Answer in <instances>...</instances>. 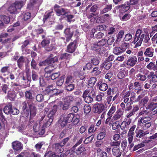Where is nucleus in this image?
<instances>
[{
    "label": "nucleus",
    "mask_w": 157,
    "mask_h": 157,
    "mask_svg": "<svg viewBox=\"0 0 157 157\" xmlns=\"http://www.w3.org/2000/svg\"><path fill=\"white\" fill-rule=\"evenodd\" d=\"M145 37V34L143 31L140 29L137 30L135 33L134 40L132 43L135 44L134 48H137L141 46Z\"/></svg>",
    "instance_id": "f257e3e1"
},
{
    "label": "nucleus",
    "mask_w": 157,
    "mask_h": 157,
    "mask_svg": "<svg viewBox=\"0 0 157 157\" xmlns=\"http://www.w3.org/2000/svg\"><path fill=\"white\" fill-rule=\"evenodd\" d=\"M25 4L23 1H17L12 4L8 8V11L11 13L15 14L17 9H20Z\"/></svg>",
    "instance_id": "f03ea898"
},
{
    "label": "nucleus",
    "mask_w": 157,
    "mask_h": 157,
    "mask_svg": "<svg viewBox=\"0 0 157 157\" xmlns=\"http://www.w3.org/2000/svg\"><path fill=\"white\" fill-rule=\"evenodd\" d=\"M54 9L56 14L59 16H65L70 13L69 10L62 8L57 4H55L54 7Z\"/></svg>",
    "instance_id": "7ed1b4c3"
},
{
    "label": "nucleus",
    "mask_w": 157,
    "mask_h": 157,
    "mask_svg": "<svg viewBox=\"0 0 157 157\" xmlns=\"http://www.w3.org/2000/svg\"><path fill=\"white\" fill-rule=\"evenodd\" d=\"M28 105L30 109V117H34L36 114V107L34 99L31 100H27Z\"/></svg>",
    "instance_id": "20e7f679"
},
{
    "label": "nucleus",
    "mask_w": 157,
    "mask_h": 157,
    "mask_svg": "<svg viewBox=\"0 0 157 157\" xmlns=\"http://www.w3.org/2000/svg\"><path fill=\"white\" fill-rule=\"evenodd\" d=\"M57 106L56 105H54L52 110L50 111L49 113L48 114V116H46L48 120L44 124L45 127H48L53 121V117L57 111Z\"/></svg>",
    "instance_id": "39448f33"
},
{
    "label": "nucleus",
    "mask_w": 157,
    "mask_h": 157,
    "mask_svg": "<svg viewBox=\"0 0 157 157\" xmlns=\"http://www.w3.org/2000/svg\"><path fill=\"white\" fill-rule=\"evenodd\" d=\"M135 87V90L136 91V93L137 94H142L146 95L147 94V90H144L141 87V84L138 82H136L134 84Z\"/></svg>",
    "instance_id": "423d86ee"
},
{
    "label": "nucleus",
    "mask_w": 157,
    "mask_h": 157,
    "mask_svg": "<svg viewBox=\"0 0 157 157\" xmlns=\"http://www.w3.org/2000/svg\"><path fill=\"white\" fill-rule=\"evenodd\" d=\"M145 116L140 117L139 119L138 123L140 125L141 124L146 123L151 119V117L150 113L147 112Z\"/></svg>",
    "instance_id": "0eeeda50"
},
{
    "label": "nucleus",
    "mask_w": 157,
    "mask_h": 157,
    "mask_svg": "<svg viewBox=\"0 0 157 157\" xmlns=\"http://www.w3.org/2000/svg\"><path fill=\"white\" fill-rule=\"evenodd\" d=\"M138 0H130V3L128 2H126L124 4L121 5L119 6L120 7L124 9V11H128L130 8V4L135 5L138 3Z\"/></svg>",
    "instance_id": "6e6552de"
},
{
    "label": "nucleus",
    "mask_w": 157,
    "mask_h": 157,
    "mask_svg": "<svg viewBox=\"0 0 157 157\" xmlns=\"http://www.w3.org/2000/svg\"><path fill=\"white\" fill-rule=\"evenodd\" d=\"M93 109L95 113L100 114L105 110V106L102 104H96L94 105Z\"/></svg>",
    "instance_id": "1a4fd4ad"
},
{
    "label": "nucleus",
    "mask_w": 157,
    "mask_h": 157,
    "mask_svg": "<svg viewBox=\"0 0 157 157\" xmlns=\"http://www.w3.org/2000/svg\"><path fill=\"white\" fill-rule=\"evenodd\" d=\"M73 26L71 27L70 28H68L65 29L64 31V33L65 34V36L66 37V41L68 42L72 37L74 30H72Z\"/></svg>",
    "instance_id": "9d476101"
},
{
    "label": "nucleus",
    "mask_w": 157,
    "mask_h": 157,
    "mask_svg": "<svg viewBox=\"0 0 157 157\" xmlns=\"http://www.w3.org/2000/svg\"><path fill=\"white\" fill-rule=\"evenodd\" d=\"M139 95L137 98H136V93L134 92H132L130 98V101L132 103L138 102L145 95L142 94H140Z\"/></svg>",
    "instance_id": "9b49d317"
},
{
    "label": "nucleus",
    "mask_w": 157,
    "mask_h": 157,
    "mask_svg": "<svg viewBox=\"0 0 157 157\" xmlns=\"http://www.w3.org/2000/svg\"><path fill=\"white\" fill-rule=\"evenodd\" d=\"M21 106L22 107V113L25 116H27L28 115L29 113L27 100L22 102L21 104Z\"/></svg>",
    "instance_id": "f8f14e48"
},
{
    "label": "nucleus",
    "mask_w": 157,
    "mask_h": 157,
    "mask_svg": "<svg viewBox=\"0 0 157 157\" xmlns=\"http://www.w3.org/2000/svg\"><path fill=\"white\" fill-rule=\"evenodd\" d=\"M76 41L74 40L72 42H71L67 46V51L70 53H72L74 52L76 49Z\"/></svg>",
    "instance_id": "ddd939ff"
},
{
    "label": "nucleus",
    "mask_w": 157,
    "mask_h": 157,
    "mask_svg": "<svg viewBox=\"0 0 157 157\" xmlns=\"http://www.w3.org/2000/svg\"><path fill=\"white\" fill-rule=\"evenodd\" d=\"M12 148L15 151H21L23 148L22 144L18 141H15L12 143Z\"/></svg>",
    "instance_id": "4468645a"
},
{
    "label": "nucleus",
    "mask_w": 157,
    "mask_h": 157,
    "mask_svg": "<svg viewBox=\"0 0 157 157\" xmlns=\"http://www.w3.org/2000/svg\"><path fill=\"white\" fill-rule=\"evenodd\" d=\"M137 62V58L136 56H130L126 61V63L128 66L133 67Z\"/></svg>",
    "instance_id": "2eb2a0df"
},
{
    "label": "nucleus",
    "mask_w": 157,
    "mask_h": 157,
    "mask_svg": "<svg viewBox=\"0 0 157 157\" xmlns=\"http://www.w3.org/2000/svg\"><path fill=\"white\" fill-rule=\"evenodd\" d=\"M146 68L150 71H155L157 72V60L156 62H151L146 66Z\"/></svg>",
    "instance_id": "dca6fc26"
},
{
    "label": "nucleus",
    "mask_w": 157,
    "mask_h": 157,
    "mask_svg": "<svg viewBox=\"0 0 157 157\" xmlns=\"http://www.w3.org/2000/svg\"><path fill=\"white\" fill-rule=\"evenodd\" d=\"M123 112L120 109H118L117 111L116 114L113 117V119L114 121H118L122 120L123 118Z\"/></svg>",
    "instance_id": "f3484780"
},
{
    "label": "nucleus",
    "mask_w": 157,
    "mask_h": 157,
    "mask_svg": "<svg viewBox=\"0 0 157 157\" xmlns=\"http://www.w3.org/2000/svg\"><path fill=\"white\" fill-rule=\"evenodd\" d=\"M154 53V49L151 47H148L145 50L144 54L146 56L151 57L153 56Z\"/></svg>",
    "instance_id": "a211bd4d"
},
{
    "label": "nucleus",
    "mask_w": 157,
    "mask_h": 157,
    "mask_svg": "<svg viewBox=\"0 0 157 157\" xmlns=\"http://www.w3.org/2000/svg\"><path fill=\"white\" fill-rule=\"evenodd\" d=\"M62 117L64 118L68 123L72 121L75 115L72 113H70L66 114L64 113L62 115Z\"/></svg>",
    "instance_id": "6ab92c4d"
},
{
    "label": "nucleus",
    "mask_w": 157,
    "mask_h": 157,
    "mask_svg": "<svg viewBox=\"0 0 157 157\" xmlns=\"http://www.w3.org/2000/svg\"><path fill=\"white\" fill-rule=\"evenodd\" d=\"M113 155L115 157H120L122 154L121 150L118 147H114L112 150Z\"/></svg>",
    "instance_id": "aec40b11"
},
{
    "label": "nucleus",
    "mask_w": 157,
    "mask_h": 157,
    "mask_svg": "<svg viewBox=\"0 0 157 157\" xmlns=\"http://www.w3.org/2000/svg\"><path fill=\"white\" fill-rule=\"evenodd\" d=\"M97 86L99 90L102 91H105L108 88V86L106 83L101 82L98 83Z\"/></svg>",
    "instance_id": "412c9836"
},
{
    "label": "nucleus",
    "mask_w": 157,
    "mask_h": 157,
    "mask_svg": "<svg viewBox=\"0 0 157 157\" xmlns=\"http://www.w3.org/2000/svg\"><path fill=\"white\" fill-rule=\"evenodd\" d=\"M63 146L61 145L60 143L59 144L57 143L54 145L53 148L57 153H60L63 151V149L62 147Z\"/></svg>",
    "instance_id": "4be33fe9"
},
{
    "label": "nucleus",
    "mask_w": 157,
    "mask_h": 157,
    "mask_svg": "<svg viewBox=\"0 0 157 157\" xmlns=\"http://www.w3.org/2000/svg\"><path fill=\"white\" fill-rule=\"evenodd\" d=\"M58 58L56 56L53 57V55L51 54L47 59V61H48V64H51L55 63L58 61Z\"/></svg>",
    "instance_id": "5701e85b"
},
{
    "label": "nucleus",
    "mask_w": 157,
    "mask_h": 157,
    "mask_svg": "<svg viewBox=\"0 0 157 157\" xmlns=\"http://www.w3.org/2000/svg\"><path fill=\"white\" fill-rule=\"evenodd\" d=\"M25 60V57L23 56H20L17 59V65L19 68L21 69L23 67Z\"/></svg>",
    "instance_id": "b1692460"
},
{
    "label": "nucleus",
    "mask_w": 157,
    "mask_h": 157,
    "mask_svg": "<svg viewBox=\"0 0 157 157\" xmlns=\"http://www.w3.org/2000/svg\"><path fill=\"white\" fill-rule=\"evenodd\" d=\"M12 107V105L11 103H8L3 108V111L4 113L7 115L9 114L11 112Z\"/></svg>",
    "instance_id": "393cba45"
},
{
    "label": "nucleus",
    "mask_w": 157,
    "mask_h": 157,
    "mask_svg": "<svg viewBox=\"0 0 157 157\" xmlns=\"http://www.w3.org/2000/svg\"><path fill=\"white\" fill-rule=\"evenodd\" d=\"M33 91L32 90H29L26 91L25 93V96L26 100H31L34 99V97L32 95Z\"/></svg>",
    "instance_id": "a878e982"
},
{
    "label": "nucleus",
    "mask_w": 157,
    "mask_h": 157,
    "mask_svg": "<svg viewBox=\"0 0 157 157\" xmlns=\"http://www.w3.org/2000/svg\"><path fill=\"white\" fill-rule=\"evenodd\" d=\"M112 5L111 4L106 5L104 8L100 10V13L104 14L110 11L112 9Z\"/></svg>",
    "instance_id": "bb28decb"
},
{
    "label": "nucleus",
    "mask_w": 157,
    "mask_h": 157,
    "mask_svg": "<svg viewBox=\"0 0 157 157\" xmlns=\"http://www.w3.org/2000/svg\"><path fill=\"white\" fill-rule=\"evenodd\" d=\"M112 65V63L105 60L103 63L101 64V68H102L104 67V68L105 69L108 70L111 67Z\"/></svg>",
    "instance_id": "cd10ccee"
},
{
    "label": "nucleus",
    "mask_w": 157,
    "mask_h": 157,
    "mask_svg": "<svg viewBox=\"0 0 157 157\" xmlns=\"http://www.w3.org/2000/svg\"><path fill=\"white\" fill-rule=\"evenodd\" d=\"M125 51V49L124 48H122L120 47H115L113 48V52L116 55L120 54Z\"/></svg>",
    "instance_id": "c85d7f7f"
},
{
    "label": "nucleus",
    "mask_w": 157,
    "mask_h": 157,
    "mask_svg": "<svg viewBox=\"0 0 157 157\" xmlns=\"http://www.w3.org/2000/svg\"><path fill=\"white\" fill-rule=\"evenodd\" d=\"M91 107L89 105H86L84 107V110L85 115L88 116L90 115Z\"/></svg>",
    "instance_id": "c756f323"
},
{
    "label": "nucleus",
    "mask_w": 157,
    "mask_h": 157,
    "mask_svg": "<svg viewBox=\"0 0 157 157\" xmlns=\"http://www.w3.org/2000/svg\"><path fill=\"white\" fill-rule=\"evenodd\" d=\"M72 57V56L71 54H69L66 53H65L62 54L61 55L60 57V59L62 60H69L71 59Z\"/></svg>",
    "instance_id": "7c9ffc66"
},
{
    "label": "nucleus",
    "mask_w": 157,
    "mask_h": 157,
    "mask_svg": "<svg viewBox=\"0 0 157 157\" xmlns=\"http://www.w3.org/2000/svg\"><path fill=\"white\" fill-rule=\"evenodd\" d=\"M71 103H69L67 101H65L63 103H62L60 105V107L64 110H67L70 107Z\"/></svg>",
    "instance_id": "2f4dec72"
},
{
    "label": "nucleus",
    "mask_w": 157,
    "mask_h": 157,
    "mask_svg": "<svg viewBox=\"0 0 157 157\" xmlns=\"http://www.w3.org/2000/svg\"><path fill=\"white\" fill-rule=\"evenodd\" d=\"M65 89L68 91H73L75 87V85L73 83L64 84Z\"/></svg>",
    "instance_id": "473e14b6"
},
{
    "label": "nucleus",
    "mask_w": 157,
    "mask_h": 157,
    "mask_svg": "<svg viewBox=\"0 0 157 157\" xmlns=\"http://www.w3.org/2000/svg\"><path fill=\"white\" fill-rule=\"evenodd\" d=\"M116 106L114 105H112L111 108L109 109L107 113L108 116L112 117V115L115 112L116 110Z\"/></svg>",
    "instance_id": "72a5a7b5"
},
{
    "label": "nucleus",
    "mask_w": 157,
    "mask_h": 157,
    "mask_svg": "<svg viewBox=\"0 0 157 157\" xmlns=\"http://www.w3.org/2000/svg\"><path fill=\"white\" fill-rule=\"evenodd\" d=\"M86 151L85 147L82 145H80L76 150L75 153L77 155H80L82 153H84Z\"/></svg>",
    "instance_id": "f704fd0d"
},
{
    "label": "nucleus",
    "mask_w": 157,
    "mask_h": 157,
    "mask_svg": "<svg viewBox=\"0 0 157 157\" xmlns=\"http://www.w3.org/2000/svg\"><path fill=\"white\" fill-rule=\"evenodd\" d=\"M29 124L30 125H33V128L35 132H36L39 131L40 125L36 122L33 123L31 121H30Z\"/></svg>",
    "instance_id": "c9c22d12"
},
{
    "label": "nucleus",
    "mask_w": 157,
    "mask_h": 157,
    "mask_svg": "<svg viewBox=\"0 0 157 157\" xmlns=\"http://www.w3.org/2000/svg\"><path fill=\"white\" fill-rule=\"evenodd\" d=\"M91 49L94 51H96L98 53H101L100 51L101 48L99 47L98 44H93L91 45Z\"/></svg>",
    "instance_id": "e433bc0d"
},
{
    "label": "nucleus",
    "mask_w": 157,
    "mask_h": 157,
    "mask_svg": "<svg viewBox=\"0 0 157 157\" xmlns=\"http://www.w3.org/2000/svg\"><path fill=\"white\" fill-rule=\"evenodd\" d=\"M31 77L32 79L34 81H37L40 78L37 73L34 70L32 71Z\"/></svg>",
    "instance_id": "4c0bfd02"
},
{
    "label": "nucleus",
    "mask_w": 157,
    "mask_h": 157,
    "mask_svg": "<svg viewBox=\"0 0 157 157\" xmlns=\"http://www.w3.org/2000/svg\"><path fill=\"white\" fill-rule=\"evenodd\" d=\"M53 15V12L51 11L48 13H46L44 16L43 20V21L44 22L47 20L50 19L52 15Z\"/></svg>",
    "instance_id": "58836bf2"
},
{
    "label": "nucleus",
    "mask_w": 157,
    "mask_h": 157,
    "mask_svg": "<svg viewBox=\"0 0 157 157\" xmlns=\"http://www.w3.org/2000/svg\"><path fill=\"white\" fill-rule=\"evenodd\" d=\"M74 81L73 78L71 75H69L67 76L65 81L64 84L72 83Z\"/></svg>",
    "instance_id": "ea45409f"
},
{
    "label": "nucleus",
    "mask_w": 157,
    "mask_h": 157,
    "mask_svg": "<svg viewBox=\"0 0 157 157\" xmlns=\"http://www.w3.org/2000/svg\"><path fill=\"white\" fill-rule=\"evenodd\" d=\"M39 79L40 86L41 87L46 86L47 85V82L46 79L43 77L41 76L40 77Z\"/></svg>",
    "instance_id": "a19ab883"
},
{
    "label": "nucleus",
    "mask_w": 157,
    "mask_h": 157,
    "mask_svg": "<svg viewBox=\"0 0 157 157\" xmlns=\"http://www.w3.org/2000/svg\"><path fill=\"white\" fill-rule=\"evenodd\" d=\"M58 122L62 127H64L67 123H68L63 117H62V115L60 119L58 121Z\"/></svg>",
    "instance_id": "79ce46f5"
},
{
    "label": "nucleus",
    "mask_w": 157,
    "mask_h": 157,
    "mask_svg": "<svg viewBox=\"0 0 157 157\" xmlns=\"http://www.w3.org/2000/svg\"><path fill=\"white\" fill-rule=\"evenodd\" d=\"M98 67H95L93 68L90 73L94 76H98L101 73V71L98 70Z\"/></svg>",
    "instance_id": "37998d69"
},
{
    "label": "nucleus",
    "mask_w": 157,
    "mask_h": 157,
    "mask_svg": "<svg viewBox=\"0 0 157 157\" xmlns=\"http://www.w3.org/2000/svg\"><path fill=\"white\" fill-rule=\"evenodd\" d=\"M157 107V103L152 102L148 104L146 107V109H150L153 110Z\"/></svg>",
    "instance_id": "c03bdc74"
},
{
    "label": "nucleus",
    "mask_w": 157,
    "mask_h": 157,
    "mask_svg": "<svg viewBox=\"0 0 157 157\" xmlns=\"http://www.w3.org/2000/svg\"><path fill=\"white\" fill-rule=\"evenodd\" d=\"M136 76L138 80L142 82L145 81L147 78L145 75L141 73L138 74Z\"/></svg>",
    "instance_id": "a18cd8bd"
},
{
    "label": "nucleus",
    "mask_w": 157,
    "mask_h": 157,
    "mask_svg": "<svg viewBox=\"0 0 157 157\" xmlns=\"http://www.w3.org/2000/svg\"><path fill=\"white\" fill-rule=\"evenodd\" d=\"M121 68V71H120L117 74V77L119 79H122L125 77V74L124 72L125 73L128 72V71H125V70Z\"/></svg>",
    "instance_id": "49530a36"
},
{
    "label": "nucleus",
    "mask_w": 157,
    "mask_h": 157,
    "mask_svg": "<svg viewBox=\"0 0 157 157\" xmlns=\"http://www.w3.org/2000/svg\"><path fill=\"white\" fill-rule=\"evenodd\" d=\"M50 39L48 38H46L43 40L41 42V45L43 47H45L50 43Z\"/></svg>",
    "instance_id": "de8ad7c7"
},
{
    "label": "nucleus",
    "mask_w": 157,
    "mask_h": 157,
    "mask_svg": "<svg viewBox=\"0 0 157 157\" xmlns=\"http://www.w3.org/2000/svg\"><path fill=\"white\" fill-rule=\"evenodd\" d=\"M0 72L2 73H10V67L9 66H5L2 67L1 70Z\"/></svg>",
    "instance_id": "09e8293b"
},
{
    "label": "nucleus",
    "mask_w": 157,
    "mask_h": 157,
    "mask_svg": "<svg viewBox=\"0 0 157 157\" xmlns=\"http://www.w3.org/2000/svg\"><path fill=\"white\" fill-rule=\"evenodd\" d=\"M80 116L77 114L74 116V117L73 119V121L72 122V123L74 125L77 124L79 121Z\"/></svg>",
    "instance_id": "8fccbe9b"
},
{
    "label": "nucleus",
    "mask_w": 157,
    "mask_h": 157,
    "mask_svg": "<svg viewBox=\"0 0 157 157\" xmlns=\"http://www.w3.org/2000/svg\"><path fill=\"white\" fill-rule=\"evenodd\" d=\"M94 136V135L92 134V135L86 138L84 141V143L85 144H87L89 143H91V141L93 140Z\"/></svg>",
    "instance_id": "3c124183"
},
{
    "label": "nucleus",
    "mask_w": 157,
    "mask_h": 157,
    "mask_svg": "<svg viewBox=\"0 0 157 157\" xmlns=\"http://www.w3.org/2000/svg\"><path fill=\"white\" fill-rule=\"evenodd\" d=\"M106 129H104V131L100 132L97 136V139L98 140H102L105 135Z\"/></svg>",
    "instance_id": "603ef678"
},
{
    "label": "nucleus",
    "mask_w": 157,
    "mask_h": 157,
    "mask_svg": "<svg viewBox=\"0 0 157 157\" xmlns=\"http://www.w3.org/2000/svg\"><path fill=\"white\" fill-rule=\"evenodd\" d=\"M16 97V94L13 92L9 91L8 93V97L11 101H13Z\"/></svg>",
    "instance_id": "864d4df0"
},
{
    "label": "nucleus",
    "mask_w": 157,
    "mask_h": 157,
    "mask_svg": "<svg viewBox=\"0 0 157 157\" xmlns=\"http://www.w3.org/2000/svg\"><path fill=\"white\" fill-rule=\"evenodd\" d=\"M97 81V78L95 77H92L88 80V85L90 86H93L95 84Z\"/></svg>",
    "instance_id": "5fc2aeb1"
},
{
    "label": "nucleus",
    "mask_w": 157,
    "mask_h": 157,
    "mask_svg": "<svg viewBox=\"0 0 157 157\" xmlns=\"http://www.w3.org/2000/svg\"><path fill=\"white\" fill-rule=\"evenodd\" d=\"M137 57H138V61L141 62L143 61L144 58L143 56V52L142 51H139L137 54Z\"/></svg>",
    "instance_id": "6e6d98bb"
},
{
    "label": "nucleus",
    "mask_w": 157,
    "mask_h": 157,
    "mask_svg": "<svg viewBox=\"0 0 157 157\" xmlns=\"http://www.w3.org/2000/svg\"><path fill=\"white\" fill-rule=\"evenodd\" d=\"M124 31L123 30H121L119 31V33L117 35V39L116 40V41L118 42L120 41L123 36H124Z\"/></svg>",
    "instance_id": "4d7b16f0"
},
{
    "label": "nucleus",
    "mask_w": 157,
    "mask_h": 157,
    "mask_svg": "<svg viewBox=\"0 0 157 157\" xmlns=\"http://www.w3.org/2000/svg\"><path fill=\"white\" fill-rule=\"evenodd\" d=\"M91 62L94 65H97L99 64L100 62L99 58L97 57L93 58L91 59Z\"/></svg>",
    "instance_id": "13d9d810"
},
{
    "label": "nucleus",
    "mask_w": 157,
    "mask_h": 157,
    "mask_svg": "<svg viewBox=\"0 0 157 157\" xmlns=\"http://www.w3.org/2000/svg\"><path fill=\"white\" fill-rule=\"evenodd\" d=\"M149 100V98L147 96H145L143 98H141L140 100L139 101V103L144 105L147 103Z\"/></svg>",
    "instance_id": "bf43d9fd"
},
{
    "label": "nucleus",
    "mask_w": 157,
    "mask_h": 157,
    "mask_svg": "<svg viewBox=\"0 0 157 157\" xmlns=\"http://www.w3.org/2000/svg\"><path fill=\"white\" fill-rule=\"evenodd\" d=\"M48 120V118L46 117V116H42L40 119V124L43 123V127H45V126L44 125V124H45L47 122Z\"/></svg>",
    "instance_id": "052dcab7"
},
{
    "label": "nucleus",
    "mask_w": 157,
    "mask_h": 157,
    "mask_svg": "<svg viewBox=\"0 0 157 157\" xmlns=\"http://www.w3.org/2000/svg\"><path fill=\"white\" fill-rule=\"evenodd\" d=\"M120 127L119 123L117 121L113 123L112 125V129L113 130L118 129Z\"/></svg>",
    "instance_id": "680f3d73"
},
{
    "label": "nucleus",
    "mask_w": 157,
    "mask_h": 157,
    "mask_svg": "<svg viewBox=\"0 0 157 157\" xmlns=\"http://www.w3.org/2000/svg\"><path fill=\"white\" fill-rule=\"evenodd\" d=\"M120 126V128L121 130L128 129V125H127L126 121H123L121 124Z\"/></svg>",
    "instance_id": "e2e57ef3"
},
{
    "label": "nucleus",
    "mask_w": 157,
    "mask_h": 157,
    "mask_svg": "<svg viewBox=\"0 0 157 157\" xmlns=\"http://www.w3.org/2000/svg\"><path fill=\"white\" fill-rule=\"evenodd\" d=\"M88 95L94 98L96 96V89L92 88L90 90L89 93Z\"/></svg>",
    "instance_id": "0e129e2a"
},
{
    "label": "nucleus",
    "mask_w": 157,
    "mask_h": 157,
    "mask_svg": "<svg viewBox=\"0 0 157 157\" xmlns=\"http://www.w3.org/2000/svg\"><path fill=\"white\" fill-rule=\"evenodd\" d=\"M112 117L108 116V117L105 121V124H108L109 126H111L113 123L112 119H111Z\"/></svg>",
    "instance_id": "69168bd1"
},
{
    "label": "nucleus",
    "mask_w": 157,
    "mask_h": 157,
    "mask_svg": "<svg viewBox=\"0 0 157 157\" xmlns=\"http://www.w3.org/2000/svg\"><path fill=\"white\" fill-rule=\"evenodd\" d=\"M36 99L37 101L40 102L43 101L44 97L42 94H39L36 96Z\"/></svg>",
    "instance_id": "338daca9"
},
{
    "label": "nucleus",
    "mask_w": 157,
    "mask_h": 157,
    "mask_svg": "<svg viewBox=\"0 0 157 157\" xmlns=\"http://www.w3.org/2000/svg\"><path fill=\"white\" fill-rule=\"evenodd\" d=\"M1 18L2 19L6 24H8L10 21L9 17L6 15H2L1 16Z\"/></svg>",
    "instance_id": "774afa93"
}]
</instances>
